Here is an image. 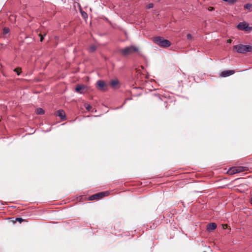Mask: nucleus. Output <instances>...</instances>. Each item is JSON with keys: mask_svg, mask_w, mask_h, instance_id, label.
<instances>
[{"mask_svg": "<svg viewBox=\"0 0 252 252\" xmlns=\"http://www.w3.org/2000/svg\"><path fill=\"white\" fill-rule=\"evenodd\" d=\"M152 40L154 43L163 48L169 47L171 44L169 40L165 39L161 36L153 37Z\"/></svg>", "mask_w": 252, "mask_h": 252, "instance_id": "obj_1", "label": "nucleus"}, {"mask_svg": "<svg viewBox=\"0 0 252 252\" xmlns=\"http://www.w3.org/2000/svg\"><path fill=\"white\" fill-rule=\"evenodd\" d=\"M139 48L135 46H128L124 48L119 49L118 51V53L123 56H127L130 54L137 52Z\"/></svg>", "mask_w": 252, "mask_h": 252, "instance_id": "obj_2", "label": "nucleus"}, {"mask_svg": "<svg viewBox=\"0 0 252 252\" xmlns=\"http://www.w3.org/2000/svg\"><path fill=\"white\" fill-rule=\"evenodd\" d=\"M233 48L239 53H245L248 52H252V46L250 45L240 44L234 46Z\"/></svg>", "mask_w": 252, "mask_h": 252, "instance_id": "obj_3", "label": "nucleus"}, {"mask_svg": "<svg viewBox=\"0 0 252 252\" xmlns=\"http://www.w3.org/2000/svg\"><path fill=\"white\" fill-rule=\"evenodd\" d=\"M109 194V192L107 191L98 192L91 196L90 197V200H92L94 199H100L104 196H108Z\"/></svg>", "mask_w": 252, "mask_h": 252, "instance_id": "obj_4", "label": "nucleus"}, {"mask_svg": "<svg viewBox=\"0 0 252 252\" xmlns=\"http://www.w3.org/2000/svg\"><path fill=\"white\" fill-rule=\"evenodd\" d=\"M75 91L79 94H85L88 91V88L85 85H78L75 88Z\"/></svg>", "mask_w": 252, "mask_h": 252, "instance_id": "obj_5", "label": "nucleus"}, {"mask_svg": "<svg viewBox=\"0 0 252 252\" xmlns=\"http://www.w3.org/2000/svg\"><path fill=\"white\" fill-rule=\"evenodd\" d=\"M96 87L101 91H105L107 89L106 83L103 80H98L96 83Z\"/></svg>", "mask_w": 252, "mask_h": 252, "instance_id": "obj_6", "label": "nucleus"}, {"mask_svg": "<svg viewBox=\"0 0 252 252\" xmlns=\"http://www.w3.org/2000/svg\"><path fill=\"white\" fill-rule=\"evenodd\" d=\"M237 28L239 30H245L246 31H250L252 29V28H250L249 26V25L244 22L240 23L237 26Z\"/></svg>", "mask_w": 252, "mask_h": 252, "instance_id": "obj_7", "label": "nucleus"}, {"mask_svg": "<svg viewBox=\"0 0 252 252\" xmlns=\"http://www.w3.org/2000/svg\"><path fill=\"white\" fill-rule=\"evenodd\" d=\"M54 115L56 116L59 117L62 121L65 120L66 119L65 111H55Z\"/></svg>", "mask_w": 252, "mask_h": 252, "instance_id": "obj_8", "label": "nucleus"}, {"mask_svg": "<svg viewBox=\"0 0 252 252\" xmlns=\"http://www.w3.org/2000/svg\"><path fill=\"white\" fill-rule=\"evenodd\" d=\"M234 72V71L232 70H224L220 73V76L221 77H226L233 74Z\"/></svg>", "mask_w": 252, "mask_h": 252, "instance_id": "obj_9", "label": "nucleus"}, {"mask_svg": "<svg viewBox=\"0 0 252 252\" xmlns=\"http://www.w3.org/2000/svg\"><path fill=\"white\" fill-rule=\"evenodd\" d=\"M243 168H244V167H232L231 169H230L231 173L234 174L240 173V172L244 171Z\"/></svg>", "mask_w": 252, "mask_h": 252, "instance_id": "obj_10", "label": "nucleus"}, {"mask_svg": "<svg viewBox=\"0 0 252 252\" xmlns=\"http://www.w3.org/2000/svg\"><path fill=\"white\" fill-rule=\"evenodd\" d=\"M217 224L215 222H211L208 224L207 229L208 231L212 232L217 228Z\"/></svg>", "mask_w": 252, "mask_h": 252, "instance_id": "obj_11", "label": "nucleus"}, {"mask_svg": "<svg viewBox=\"0 0 252 252\" xmlns=\"http://www.w3.org/2000/svg\"><path fill=\"white\" fill-rule=\"evenodd\" d=\"M110 85L112 88H116L118 87L119 81L117 79H112L110 82Z\"/></svg>", "mask_w": 252, "mask_h": 252, "instance_id": "obj_12", "label": "nucleus"}, {"mask_svg": "<svg viewBox=\"0 0 252 252\" xmlns=\"http://www.w3.org/2000/svg\"><path fill=\"white\" fill-rule=\"evenodd\" d=\"M97 45L95 44H92L90 46L89 51L90 52H93L95 51L97 48Z\"/></svg>", "mask_w": 252, "mask_h": 252, "instance_id": "obj_13", "label": "nucleus"}, {"mask_svg": "<svg viewBox=\"0 0 252 252\" xmlns=\"http://www.w3.org/2000/svg\"><path fill=\"white\" fill-rule=\"evenodd\" d=\"M245 7L246 9L252 10V4L250 3H247L245 5Z\"/></svg>", "mask_w": 252, "mask_h": 252, "instance_id": "obj_14", "label": "nucleus"}, {"mask_svg": "<svg viewBox=\"0 0 252 252\" xmlns=\"http://www.w3.org/2000/svg\"><path fill=\"white\" fill-rule=\"evenodd\" d=\"M9 29L8 28L5 27L3 29V33L4 34H6L9 32Z\"/></svg>", "mask_w": 252, "mask_h": 252, "instance_id": "obj_15", "label": "nucleus"}, {"mask_svg": "<svg viewBox=\"0 0 252 252\" xmlns=\"http://www.w3.org/2000/svg\"><path fill=\"white\" fill-rule=\"evenodd\" d=\"M14 71L16 72L18 75H19L21 72V68L20 67L16 68L14 69Z\"/></svg>", "mask_w": 252, "mask_h": 252, "instance_id": "obj_16", "label": "nucleus"}, {"mask_svg": "<svg viewBox=\"0 0 252 252\" xmlns=\"http://www.w3.org/2000/svg\"><path fill=\"white\" fill-rule=\"evenodd\" d=\"M84 106L87 110H90L91 109V106L88 103H85Z\"/></svg>", "mask_w": 252, "mask_h": 252, "instance_id": "obj_17", "label": "nucleus"}, {"mask_svg": "<svg viewBox=\"0 0 252 252\" xmlns=\"http://www.w3.org/2000/svg\"><path fill=\"white\" fill-rule=\"evenodd\" d=\"M16 220L17 221H18V222H19L20 223L23 222V221H24V220L23 219H22V218H17L16 219Z\"/></svg>", "mask_w": 252, "mask_h": 252, "instance_id": "obj_18", "label": "nucleus"}, {"mask_svg": "<svg viewBox=\"0 0 252 252\" xmlns=\"http://www.w3.org/2000/svg\"><path fill=\"white\" fill-rule=\"evenodd\" d=\"M45 111H36V114L38 115H42L45 114Z\"/></svg>", "mask_w": 252, "mask_h": 252, "instance_id": "obj_19", "label": "nucleus"}, {"mask_svg": "<svg viewBox=\"0 0 252 252\" xmlns=\"http://www.w3.org/2000/svg\"><path fill=\"white\" fill-rule=\"evenodd\" d=\"M154 6V4L152 3H149L147 6V8L148 9H150V8H153Z\"/></svg>", "mask_w": 252, "mask_h": 252, "instance_id": "obj_20", "label": "nucleus"}, {"mask_svg": "<svg viewBox=\"0 0 252 252\" xmlns=\"http://www.w3.org/2000/svg\"><path fill=\"white\" fill-rule=\"evenodd\" d=\"M188 39H192V36L190 33H188L187 35Z\"/></svg>", "mask_w": 252, "mask_h": 252, "instance_id": "obj_21", "label": "nucleus"}, {"mask_svg": "<svg viewBox=\"0 0 252 252\" xmlns=\"http://www.w3.org/2000/svg\"><path fill=\"white\" fill-rule=\"evenodd\" d=\"M39 36L40 37V41H42L44 39L43 35L41 33H39Z\"/></svg>", "mask_w": 252, "mask_h": 252, "instance_id": "obj_22", "label": "nucleus"}, {"mask_svg": "<svg viewBox=\"0 0 252 252\" xmlns=\"http://www.w3.org/2000/svg\"><path fill=\"white\" fill-rule=\"evenodd\" d=\"M208 9L209 11H213L214 10V8L213 7H209Z\"/></svg>", "mask_w": 252, "mask_h": 252, "instance_id": "obj_23", "label": "nucleus"}, {"mask_svg": "<svg viewBox=\"0 0 252 252\" xmlns=\"http://www.w3.org/2000/svg\"><path fill=\"white\" fill-rule=\"evenodd\" d=\"M99 116V115H92V116H91V117H98V116ZM90 117V116H87L86 117Z\"/></svg>", "mask_w": 252, "mask_h": 252, "instance_id": "obj_24", "label": "nucleus"}, {"mask_svg": "<svg viewBox=\"0 0 252 252\" xmlns=\"http://www.w3.org/2000/svg\"><path fill=\"white\" fill-rule=\"evenodd\" d=\"M231 42H232V40H231V39H228V40H227V42H228V43H231Z\"/></svg>", "mask_w": 252, "mask_h": 252, "instance_id": "obj_25", "label": "nucleus"}, {"mask_svg": "<svg viewBox=\"0 0 252 252\" xmlns=\"http://www.w3.org/2000/svg\"><path fill=\"white\" fill-rule=\"evenodd\" d=\"M36 110H40V111H41V110H43L42 108H39L38 109H37Z\"/></svg>", "mask_w": 252, "mask_h": 252, "instance_id": "obj_26", "label": "nucleus"}, {"mask_svg": "<svg viewBox=\"0 0 252 252\" xmlns=\"http://www.w3.org/2000/svg\"><path fill=\"white\" fill-rule=\"evenodd\" d=\"M85 15H87L86 13L84 12V13H82V15H83V16H85Z\"/></svg>", "mask_w": 252, "mask_h": 252, "instance_id": "obj_27", "label": "nucleus"}, {"mask_svg": "<svg viewBox=\"0 0 252 252\" xmlns=\"http://www.w3.org/2000/svg\"><path fill=\"white\" fill-rule=\"evenodd\" d=\"M250 203H251V204L252 205V198H251V199Z\"/></svg>", "mask_w": 252, "mask_h": 252, "instance_id": "obj_28", "label": "nucleus"}, {"mask_svg": "<svg viewBox=\"0 0 252 252\" xmlns=\"http://www.w3.org/2000/svg\"><path fill=\"white\" fill-rule=\"evenodd\" d=\"M0 203L1 204V205H3V203L2 202V201L0 200Z\"/></svg>", "mask_w": 252, "mask_h": 252, "instance_id": "obj_29", "label": "nucleus"}, {"mask_svg": "<svg viewBox=\"0 0 252 252\" xmlns=\"http://www.w3.org/2000/svg\"><path fill=\"white\" fill-rule=\"evenodd\" d=\"M91 112H96V111H91Z\"/></svg>", "mask_w": 252, "mask_h": 252, "instance_id": "obj_30", "label": "nucleus"}, {"mask_svg": "<svg viewBox=\"0 0 252 252\" xmlns=\"http://www.w3.org/2000/svg\"><path fill=\"white\" fill-rule=\"evenodd\" d=\"M158 1H160V0H158Z\"/></svg>", "mask_w": 252, "mask_h": 252, "instance_id": "obj_31", "label": "nucleus"}]
</instances>
